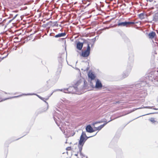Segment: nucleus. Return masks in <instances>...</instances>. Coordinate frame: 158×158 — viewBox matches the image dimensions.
I'll use <instances>...</instances> for the list:
<instances>
[{
	"label": "nucleus",
	"instance_id": "10",
	"mask_svg": "<svg viewBox=\"0 0 158 158\" xmlns=\"http://www.w3.org/2000/svg\"><path fill=\"white\" fill-rule=\"evenodd\" d=\"M86 130L87 132L89 133H92L95 131L90 125H88L86 127Z\"/></svg>",
	"mask_w": 158,
	"mask_h": 158
},
{
	"label": "nucleus",
	"instance_id": "6",
	"mask_svg": "<svg viewBox=\"0 0 158 158\" xmlns=\"http://www.w3.org/2000/svg\"><path fill=\"white\" fill-rule=\"evenodd\" d=\"M90 48L89 44H88L87 50L82 53V56L84 57H86L89 56L90 53Z\"/></svg>",
	"mask_w": 158,
	"mask_h": 158
},
{
	"label": "nucleus",
	"instance_id": "26",
	"mask_svg": "<svg viewBox=\"0 0 158 158\" xmlns=\"http://www.w3.org/2000/svg\"><path fill=\"white\" fill-rule=\"evenodd\" d=\"M34 94H25V95H34Z\"/></svg>",
	"mask_w": 158,
	"mask_h": 158
},
{
	"label": "nucleus",
	"instance_id": "33",
	"mask_svg": "<svg viewBox=\"0 0 158 158\" xmlns=\"http://www.w3.org/2000/svg\"><path fill=\"white\" fill-rule=\"evenodd\" d=\"M13 12H17V11H13Z\"/></svg>",
	"mask_w": 158,
	"mask_h": 158
},
{
	"label": "nucleus",
	"instance_id": "18",
	"mask_svg": "<svg viewBox=\"0 0 158 158\" xmlns=\"http://www.w3.org/2000/svg\"><path fill=\"white\" fill-rule=\"evenodd\" d=\"M139 18L141 19H144L145 18L146 15L143 13H142L139 15Z\"/></svg>",
	"mask_w": 158,
	"mask_h": 158
},
{
	"label": "nucleus",
	"instance_id": "11",
	"mask_svg": "<svg viewBox=\"0 0 158 158\" xmlns=\"http://www.w3.org/2000/svg\"><path fill=\"white\" fill-rule=\"evenodd\" d=\"M88 75L89 77L90 78L91 80H94L95 77L94 74L91 72H89Z\"/></svg>",
	"mask_w": 158,
	"mask_h": 158
},
{
	"label": "nucleus",
	"instance_id": "19",
	"mask_svg": "<svg viewBox=\"0 0 158 158\" xmlns=\"http://www.w3.org/2000/svg\"><path fill=\"white\" fill-rule=\"evenodd\" d=\"M21 96V95H19V96H15V97H12V98H16V97H19V96ZM9 99V98H6V99H3V100H1V99L0 98V102H1V101H3L5 100H7V99Z\"/></svg>",
	"mask_w": 158,
	"mask_h": 158
},
{
	"label": "nucleus",
	"instance_id": "25",
	"mask_svg": "<svg viewBox=\"0 0 158 158\" xmlns=\"http://www.w3.org/2000/svg\"><path fill=\"white\" fill-rule=\"evenodd\" d=\"M147 1H149L150 2H152L154 0H146Z\"/></svg>",
	"mask_w": 158,
	"mask_h": 158
},
{
	"label": "nucleus",
	"instance_id": "24",
	"mask_svg": "<svg viewBox=\"0 0 158 158\" xmlns=\"http://www.w3.org/2000/svg\"><path fill=\"white\" fill-rule=\"evenodd\" d=\"M18 14H17L13 18V19H15L16 18V17L18 16Z\"/></svg>",
	"mask_w": 158,
	"mask_h": 158
},
{
	"label": "nucleus",
	"instance_id": "12",
	"mask_svg": "<svg viewBox=\"0 0 158 158\" xmlns=\"http://www.w3.org/2000/svg\"><path fill=\"white\" fill-rule=\"evenodd\" d=\"M156 35V33L154 31H152L151 32L149 33L148 34L149 38L150 39H152Z\"/></svg>",
	"mask_w": 158,
	"mask_h": 158
},
{
	"label": "nucleus",
	"instance_id": "29",
	"mask_svg": "<svg viewBox=\"0 0 158 158\" xmlns=\"http://www.w3.org/2000/svg\"><path fill=\"white\" fill-rule=\"evenodd\" d=\"M60 71H61V69H59V73H60Z\"/></svg>",
	"mask_w": 158,
	"mask_h": 158
},
{
	"label": "nucleus",
	"instance_id": "9",
	"mask_svg": "<svg viewBox=\"0 0 158 158\" xmlns=\"http://www.w3.org/2000/svg\"><path fill=\"white\" fill-rule=\"evenodd\" d=\"M36 95L39 98H40L41 99L43 100V101H44L45 102H46V106H45V108L44 109V110H43V111H42L43 112H44V111H46L48 109V102H46V101L45 100H44V98L39 96L38 95Z\"/></svg>",
	"mask_w": 158,
	"mask_h": 158
},
{
	"label": "nucleus",
	"instance_id": "21",
	"mask_svg": "<svg viewBox=\"0 0 158 158\" xmlns=\"http://www.w3.org/2000/svg\"><path fill=\"white\" fill-rule=\"evenodd\" d=\"M61 102H65L66 101V100L64 99H61L60 100V101Z\"/></svg>",
	"mask_w": 158,
	"mask_h": 158
},
{
	"label": "nucleus",
	"instance_id": "1",
	"mask_svg": "<svg viewBox=\"0 0 158 158\" xmlns=\"http://www.w3.org/2000/svg\"><path fill=\"white\" fill-rule=\"evenodd\" d=\"M93 136H91L89 137H87L85 132L83 131L82 132L80 137L78 144L79 151L80 153L79 154V156H78V158H87V157L85 156L81 153V151L82 149V147L86 140L88 138Z\"/></svg>",
	"mask_w": 158,
	"mask_h": 158
},
{
	"label": "nucleus",
	"instance_id": "32",
	"mask_svg": "<svg viewBox=\"0 0 158 158\" xmlns=\"http://www.w3.org/2000/svg\"><path fill=\"white\" fill-rule=\"evenodd\" d=\"M75 156H78V154H75Z\"/></svg>",
	"mask_w": 158,
	"mask_h": 158
},
{
	"label": "nucleus",
	"instance_id": "14",
	"mask_svg": "<svg viewBox=\"0 0 158 158\" xmlns=\"http://www.w3.org/2000/svg\"><path fill=\"white\" fill-rule=\"evenodd\" d=\"M83 82L81 80H80L78 81L75 84L74 86H75L76 88H77V91H78V88L77 87L79 85H81V84H83Z\"/></svg>",
	"mask_w": 158,
	"mask_h": 158
},
{
	"label": "nucleus",
	"instance_id": "22",
	"mask_svg": "<svg viewBox=\"0 0 158 158\" xmlns=\"http://www.w3.org/2000/svg\"><path fill=\"white\" fill-rule=\"evenodd\" d=\"M71 149V148L70 147H68L66 149L68 150H70Z\"/></svg>",
	"mask_w": 158,
	"mask_h": 158
},
{
	"label": "nucleus",
	"instance_id": "8",
	"mask_svg": "<svg viewBox=\"0 0 158 158\" xmlns=\"http://www.w3.org/2000/svg\"><path fill=\"white\" fill-rule=\"evenodd\" d=\"M102 85L98 79L96 81L95 88L96 89H100L102 87Z\"/></svg>",
	"mask_w": 158,
	"mask_h": 158
},
{
	"label": "nucleus",
	"instance_id": "2",
	"mask_svg": "<svg viewBox=\"0 0 158 158\" xmlns=\"http://www.w3.org/2000/svg\"><path fill=\"white\" fill-rule=\"evenodd\" d=\"M64 118L59 113L56 112L54 115V119L56 124L64 133H65L64 129L65 127V124L61 122V119H63Z\"/></svg>",
	"mask_w": 158,
	"mask_h": 158
},
{
	"label": "nucleus",
	"instance_id": "23",
	"mask_svg": "<svg viewBox=\"0 0 158 158\" xmlns=\"http://www.w3.org/2000/svg\"><path fill=\"white\" fill-rule=\"evenodd\" d=\"M152 107H150V106H147L145 108H148V109H152Z\"/></svg>",
	"mask_w": 158,
	"mask_h": 158
},
{
	"label": "nucleus",
	"instance_id": "7",
	"mask_svg": "<svg viewBox=\"0 0 158 158\" xmlns=\"http://www.w3.org/2000/svg\"><path fill=\"white\" fill-rule=\"evenodd\" d=\"M135 22H127L119 23H118V26H123L127 27L128 26L131 24H135Z\"/></svg>",
	"mask_w": 158,
	"mask_h": 158
},
{
	"label": "nucleus",
	"instance_id": "15",
	"mask_svg": "<svg viewBox=\"0 0 158 158\" xmlns=\"http://www.w3.org/2000/svg\"><path fill=\"white\" fill-rule=\"evenodd\" d=\"M152 20L156 22L158 21V13H156L154 15Z\"/></svg>",
	"mask_w": 158,
	"mask_h": 158
},
{
	"label": "nucleus",
	"instance_id": "27",
	"mask_svg": "<svg viewBox=\"0 0 158 158\" xmlns=\"http://www.w3.org/2000/svg\"><path fill=\"white\" fill-rule=\"evenodd\" d=\"M92 40L94 42L95 41V39H92Z\"/></svg>",
	"mask_w": 158,
	"mask_h": 158
},
{
	"label": "nucleus",
	"instance_id": "35",
	"mask_svg": "<svg viewBox=\"0 0 158 158\" xmlns=\"http://www.w3.org/2000/svg\"><path fill=\"white\" fill-rule=\"evenodd\" d=\"M96 134H97V133L96 134H95L94 135H96Z\"/></svg>",
	"mask_w": 158,
	"mask_h": 158
},
{
	"label": "nucleus",
	"instance_id": "36",
	"mask_svg": "<svg viewBox=\"0 0 158 158\" xmlns=\"http://www.w3.org/2000/svg\"><path fill=\"white\" fill-rule=\"evenodd\" d=\"M112 120H109V122H110V121H111Z\"/></svg>",
	"mask_w": 158,
	"mask_h": 158
},
{
	"label": "nucleus",
	"instance_id": "17",
	"mask_svg": "<svg viewBox=\"0 0 158 158\" xmlns=\"http://www.w3.org/2000/svg\"><path fill=\"white\" fill-rule=\"evenodd\" d=\"M66 35V34L65 33H59L58 34H57L55 35V37L56 38H58L61 37H64V36Z\"/></svg>",
	"mask_w": 158,
	"mask_h": 158
},
{
	"label": "nucleus",
	"instance_id": "28",
	"mask_svg": "<svg viewBox=\"0 0 158 158\" xmlns=\"http://www.w3.org/2000/svg\"><path fill=\"white\" fill-rule=\"evenodd\" d=\"M153 109H154V110H158V108H153Z\"/></svg>",
	"mask_w": 158,
	"mask_h": 158
},
{
	"label": "nucleus",
	"instance_id": "31",
	"mask_svg": "<svg viewBox=\"0 0 158 158\" xmlns=\"http://www.w3.org/2000/svg\"><path fill=\"white\" fill-rule=\"evenodd\" d=\"M143 108V107L139 108L136 109L135 110H137V109H141V108Z\"/></svg>",
	"mask_w": 158,
	"mask_h": 158
},
{
	"label": "nucleus",
	"instance_id": "20",
	"mask_svg": "<svg viewBox=\"0 0 158 158\" xmlns=\"http://www.w3.org/2000/svg\"><path fill=\"white\" fill-rule=\"evenodd\" d=\"M150 120L151 122H155L154 119L153 118H151Z\"/></svg>",
	"mask_w": 158,
	"mask_h": 158
},
{
	"label": "nucleus",
	"instance_id": "4",
	"mask_svg": "<svg viewBox=\"0 0 158 158\" xmlns=\"http://www.w3.org/2000/svg\"><path fill=\"white\" fill-rule=\"evenodd\" d=\"M147 82L145 81H138L134 87L135 89H138L141 88V87H143L146 85Z\"/></svg>",
	"mask_w": 158,
	"mask_h": 158
},
{
	"label": "nucleus",
	"instance_id": "5",
	"mask_svg": "<svg viewBox=\"0 0 158 158\" xmlns=\"http://www.w3.org/2000/svg\"><path fill=\"white\" fill-rule=\"evenodd\" d=\"M131 66H129L128 69H127V70H126V71L125 72H124L123 74L122 75V77L120 78L121 79H123L124 78H125L126 77H127L129 75L130 72L131 71Z\"/></svg>",
	"mask_w": 158,
	"mask_h": 158
},
{
	"label": "nucleus",
	"instance_id": "30",
	"mask_svg": "<svg viewBox=\"0 0 158 158\" xmlns=\"http://www.w3.org/2000/svg\"><path fill=\"white\" fill-rule=\"evenodd\" d=\"M56 24H57L56 22L54 25L55 26H57V25Z\"/></svg>",
	"mask_w": 158,
	"mask_h": 158
},
{
	"label": "nucleus",
	"instance_id": "3",
	"mask_svg": "<svg viewBox=\"0 0 158 158\" xmlns=\"http://www.w3.org/2000/svg\"><path fill=\"white\" fill-rule=\"evenodd\" d=\"M60 91L66 93H72L77 94V88L75 86H70L67 89H57L55 90V91Z\"/></svg>",
	"mask_w": 158,
	"mask_h": 158
},
{
	"label": "nucleus",
	"instance_id": "13",
	"mask_svg": "<svg viewBox=\"0 0 158 158\" xmlns=\"http://www.w3.org/2000/svg\"><path fill=\"white\" fill-rule=\"evenodd\" d=\"M83 46V43L79 42H78L77 44V48L79 50H81Z\"/></svg>",
	"mask_w": 158,
	"mask_h": 158
},
{
	"label": "nucleus",
	"instance_id": "34",
	"mask_svg": "<svg viewBox=\"0 0 158 158\" xmlns=\"http://www.w3.org/2000/svg\"><path fill=\"white\" fill-rule=\"evenodd\" d=\"M99 123V122H96V123Z\"/></svg>",
	"mask_w": 158,
	"mask_h": 158
},
{
	"label": "nucleus",
	"instance_id": "37",
	"mask_svg": "<svg viewBox=\"0 0 158 158\" xmlns=\"http://www.w3.org/2000/svg\"><path fill=\"white\" fill-rule=\"evenodd\" d=\"M112 1V0H109V1Z\"/></svg>",
	"mask_w": 158,
	"mask_h": 158
},
{
	"label": "nucleus",
	"instance_id": "16",
	"mask_svg": "<svg viewBox=\"0 0 158 158\" xmlns=\"http://www.w3.org/2000/svg\"><path fill=\"white\" fill-rule=\"evenodd\" d=\"M106 124V123L103 124L98 127H94L95 131L98 130L100 131L102 128Z\"/></svg>",
	"mask_w": 158,
	"mask_h": 158
}]
</instances>
